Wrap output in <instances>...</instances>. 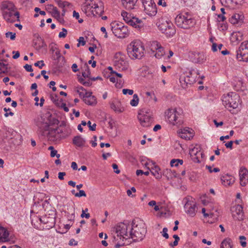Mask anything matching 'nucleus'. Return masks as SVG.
Listing matches in <instances>:
<instances>
[{
    "label": "nucleus",
    "instance_id": "obj_13",
    "mask_svg": "<svg viewBox=\"0 0 248 248\" xmlns=\"http://www.w3.org/2000/svg\"><path fill=\"white\" fill-rule=\"evenodd\" d=\"M138 118L140 124L143 127L151 126L154 121L152 114L145 109L140 111Z\"/></svg>",
    "mask_w": 248,
    "mask_h": 248
},
{
    "label": "nucleus",
    "instance_id": "obj_30",
    "mask_svg": "<svg viewBox=\"0 0 248 248\" xmlns=\"http://www.w3.org/2000/svg\"><path fill=\"white\" fill-rule=\"evenodd\" d=\"M189 131V128L184 129L181 133H180V137L184 139L189 140L193 137V133L192 132L189 133V135L187 134V131Z\"/></svg>",
    "mask_w": 248,
    "mask_h": 248
},
{
    "label": "nucleus",
    "instance_id": "obj_46",
    "mask_svg": "<svg viewBox=\"0 0 248 248\" xmlns=\"http://www.w3.org/2000/svg\"><path fill=\"white\" fill-rule=\"evenodd\" d=\"M91 122L90 121H89L88 122H87V124L89 127V129L91 131H95V129H96V124H93V125L91 124Z\"/></svg>",
    "mask_w": 248,
    "mask_h": 248
},
{
    "label": "nucleus",
    "instance_id": "obj_15",
    "mask_svg": "<svg viewBox=\"0 0 248 248\" xmlns=\"http://www.w3.org/2000/svg\"><path fill=\"white\" fill-rule=\"evenodd\" d=\"M236 58L240 61H248V40L241 43L237 52Z\"/></svg>",
    "mask_w": 248,
    "mask_h": 248
},
{
    "label": "nucleus",
    "instance_id": "obj_58",
    "mask_svg": "<svg viewBox=\"0 0 248 248\" xmlns=\"http://www.w3.org/2000/svg\"><path fill=\"white\" fill-rule=\"evenodd\" d=\"M82 214L81 215V217H86V218H89L90 217V214L89 213H87V214H85V211L84 210H82Z\"/></svg>",
    "mask_w": 248,
    "mask_h": 248
},
{
    "label": "nucleus",
    "instance_id": "obj_47",
    "mask_svg": "<svg viewBox=\"0 0 248 248\" xmlns=\"http://www.w3.org/2000/svg\"><path fill=\"white\" fill-rule=\"evenodd\" d=\"M122 92L124 94H126L128 93L129 95H132L134 93L133 90L128 89H123Z\"/></svg>",
    "mask_w": 248,
    "mask_h": 248
},
{
    "label": "nucleus",
    "instance_id": "obj_35",
    "mask_svg": "<svg viewBox=\"0 0 248 248\" xmlns=\"http://www.w3.org/2000/svg\"><path fill=\"white\" fill-rule=\"evenodd\" d=\"M183 163V160L180 159H173L170 161V166L171 167L178 166L179 164L182 165Z\"/></svg>",
    "mask_w": 248,
    "mask_h": 248
},
{
    "label": "nucleus",
    "instance_id": "obj_42",
    "mask_svg": "<svg viewBox=\"0 0 248 248\" xmlns=\"http://www.w3.org/2000/svg\"><path fill=\"white\" fill-rule=\"evenodd\" d=\"M239 239L240 240V243L242 247L245 248L247 246V243L245 241L246 238L244 236H240Z\"/></svg>",
    "mask_w": 248,
    "mask_h": 248
},
{
    "label": "nucleus",
    "instance_id": "obj_26",
    "mask_svg": "<svg viewBox=\"0 0 248 248\" xmlns=\"http://www.w3.org/2000/svg\"><path fill=\"white\" fill-rule=\"evenodd\" d=\"M138 0H122L124 7L127 10H132L134 8Z\"/></svg>",
    "mask_w": 248,
    "mask_h": 248
},
{
    "label": "nucleus",
    "instance_id": "obj_57",
    "mask_svg": "<svg viewBox=\"0 0 248 248\" xmlns=\"http://www.w3.org/2000/svg\"><path fill=\"white\" fill-rule=\"evenodd\" d=\"M6 66L7 65L4 63H0V66L1 67V68L2 67L4 69V70L2 71V73H5L7 72V67H6Z\"/></svg>",
    "mask_w": 248,
    "mask_h": 248
},
{
    "label": "nucleus",
    "instance_id": "obj_61",
    "mask_svg": "<svg viewBox=\"0 0 248 248\" xmlns=\"http://www.w3.org/2000/svg\"><path fill=\"white\" fill-rule=\"evenodd\" d=\"M69 245L70 246H76L78 245V242L76 241L74 239H71L69 242Z\"/></svg>",
    "mask_w": 248,
    "mask_h": 248
},
{
    "label": "nucleus",
    "instance_id": "obj_55",
    "mask_svg": "<svg viewBox=\"0 0 248 248\" xmlns=\"http://www.w3.org/2000/svg\"><path fill=\"white\" fill-rule=\"evenodd\" d=\"M112 166L113 169L114 170V172L116 173L119 174L120 172V170H118V167L117 164H113Z\"/></svg>",
    "mask_w": 248,
    "mask_h": 248
},
{
    "label": "nucleus",
    "instance_id": "obj_14",
    "mask_svg": "<svg viewBox=\"0 0 248 248\" xmlns=\"http://www.w3.org/2000/svg\"><path fill=\"white\" fill-rule=\"evenodd\" d=\"M242 200L237 202L238 204L232 207L231 212L232 217L234 220L241 221L245 218V214L243 210V206L240 204Z\"/></svg>",
    "mask_w": 248,
    "mask_h": 248
},
{
    "label": "nucleus",
    "instance_id": "obj_18",
    "mask_svg": "<svg viewBox=\"0 0 248 248\" xmlns=\"http://www.w3.org/2000/svg\"><path fill=\"white\" fill-rule=\"evenodd\" d=\"M151 50L153 52L155 51V56L156 58L160 59L165 54L164 48L157 41H153L151 43Z\"/></svg>",
    "mask_w": 248,
    "mask_h": 248
},
{
    "label": "nucleus",
    "instance_id": "obj_3",
    "mask_svg": "<svg viewBox=\"0 0 248 248\" xmlns=\"http://www.w3.org/2000/svg\"><path fill=\"white\" fill-rule=\"evenodd\" d=\"M127 54L132 59H141L144 53V47L140 41L132 42L127 48Z\"/></svg>",
    "mask_w": 248,
    "mask_h": 248
},
{
    "label": "nucleus",
    "instance_id": "obj_7",
    "mask_svg": "<svg viewBox=\"0 0 248 248\" xmlns=\"http://www.w3.org/2000/svg\"><path fill=\"white\" fill-rule=\"evenodd\" d=\"M157 27L167 37L172 36L176 32L175 27L171 22L164 18H160L157 22Z\"/></svg>",
    "mask_w": 248,
    "mask_h": 248
},
{
    "label": "nucleus",
    "instance_id": "obj_60",
    "mask_svg": "<svg viewBox=\"0 0 248 248\" xmlns=\"http://www.w3.org/2000/svg\"><path fill=\"white\" fill-rule=\"evenodd\" d=\"M13 53L15 54V55L13 56V59H16L18 58H19V57L20 56V53H19V51H14L13 52Z\"/></svg>",
    "mask_w": 248,
    "mask_h": 248
},
{
    "label": "nucleus",
    "instance_id": "obj_34",
    "mask_svg": "<svg viewBox=\"0 0 248 248\" xmlns=\"http://www.w3.org/2000/svg\"><path fill=\"white\" fill-rule=\"evenodd\" d=\"M77 88V92L79 94V96L83 100L84 97L86 96L87 92L86 90H85L84 88L82 86L78 87Z\"/></svg>",
    "mask_w": 248,
    "mask_h": 248
},
{
    "label": "nucleus",
    "instance_id": "obj_63",
    "mask_svg": "<svg viewBox=\"0 0 248 248\" xmlns=\"http://www.w3.org/2000/svg\"><path fill=\"white\" fill-rule=\"evenodd\" d=\"M61 108H63V109L65 112H68L69 111V108L68 107H66V104L65 103H62L61 105Z\"/></svg>",
    "mask_w": 248,
    "mask_h": 248
},
{
    "label": "nucleus",
    "instance_id": "obj_53",
    "mask_svg": "<svg viewBox=\"0 0 248 248\" xmlns=\"http://www.w3.org/2000/svg\"><path fill=\"white\" fill-rule=\"evenodd\" d=\"M24 68L28 72H32L33 71L31 65L30 64H26L24 66Z\"/></svg>",
    "mask_w": 248,
    "mask_h": 248
},
{
    "label": "nucleus",
    "instance_id": "obj_50",
    "mask_svg": "<svg viewBox=\"0 0 248 248\" xmlns=\"http://www.w3.org/2000/svg\"><path fill=\"white\" fill-rule=\"evenodd\" d=\"M79 43L77 44V46L78 47L80 46V43L81 44L82 46H84L86 44V42L84 40V38L83 37H80L78 39Z\"/></svg>",
    "mask_w": 248,
    "mask_h": 248
},
{
    "label": "nucleus",
    "instance_id": "obj_49",
    "mask_svg": "<svg viewBox=\"0 0 248 248\" xmlns=\"http://www.w3.org/2000/svg\"><path fill=\"white\" fill-rule=\"evenodd\" d=\"M168 229L167 228H164L162 231V235L166 239H168L169 237V234L167 233Z\"/></svg>",
    "mask_w": 248,
    "mask_h": 248
},
{
    "label": "nucleus",
    "instance_id": "obj_2",
    "mask_svg": "<svg viewBox=\"0 0 248 248\" xmlns=\"http://www.w3.org/2000/svg\"><path fill=\"white\" fill-rule=\"evenodd\" d=\"M116 235H113L112 242L115 244V248H119L125 245H128L130 239V224L120 223L115 228Z\"/></svg>",
    "mask_w": 248,
    "mask_h": 248
},
{
    "label": "nucleus",
    "instance_id": "obj_29",
    "mask_svg": "<svg viewBox=\"0 0 248 248\" xmlns=\"http://www.w3.org/2000/svg\"><path fill=\"white\" fill-rule=\"evenodd\" d=\"M85 142V140L80 136H77L73 139V143L78 147L83 146Z\"/></svg>",
    "mask_w": 248,
    "mask_h": 248
},
{
    "label": "nucleus",
    "instance_id": "obj_20",
    "mask_svg": "<svg viewBox=\"0 0 248 248\" xmlns=\"http://www.w3.org/2000/svg\"><path fill=\"white\" fill-rule=\"evenodd\" d=\"M190 154L193 161L195 162L199 163L201 162L200 156L202 157L203 154L200 151V147H195L190 151Z\"/></svg>",
    "mask_w": 248,
    "mask_h": 248
},
{
    "label": "nucleus",
    "instance_id": "obj_51",
    "mask_svg": "<svg viewBox=\"0 0 248 248\" xmlns=\"http://www.w3.org/2000/svg\"><path fill=\"white\" fill-rule=\"evenodd\" d=\"M34 45H35L34 47L35 48V49L36 50H40L41 48H42L44 46L46 47V45L44 42H42V45H39L38 46H37L36 43H35V44Z\"/></svg>",
    "mask_w": 248,
    "mask_h": 248
},
{
    "label": "nucleus",
    "instance_id": "obj_37",
    "mask_svg": "<svg viewBox=\"0 0 248 248\" xmlns=\"http://www.w3.org/2000/svg\"><path fill=\"white\" fill-rule=\"evenodd\" d=\"M12 11H9V12L7 11H3L2 15L4 18L7 21H10V18L13 15V14L12 13Z\"/></svg>",
    "mask_w": 248,
    "mask_h": 248
},
{
    "label": "nucleus",
    "instance_id": "obj_38",
    "mask_svg": "<svg viewBox=\"0 0 248 248\" xmlns=\"http://www.w3.org/2000/svg\"><path fill=\"white\" fill-rule=\"evenodd\" d=\"M57 2L58 6L62 9H64L65 7L68 6L70 5V3L66 1L58 0Z\"/></svg>",
    "mask_w": 248,
    "mask_h": 248
},
{
    "label": "nucleus",
    "instance_id": "obj_41",
    "mask_svg": "<svg viewBox=\"0 0 248 248\" xmlns=\"http://www.w3.org/2000/svg\"><path fill=\"white\" fill-rule=\"evenodd\" d=\"M94 11L92 10V12H95L96 14H99L102 13V9L100 7H99L97 4L94 3Z\"/></svg>",
    "mask_w": 248,
    "mask_h": 248
},
{
    "label": "nucleus",
    "instance_id": "obj_23",
    "mask_svg": "<svg viewBox=\"0 0 248 248\" xmlns=\"http://www.w3.org/2000/svg\"><path fill=\"white\" fill-rule=\"evenodd\" d=\"M234 177L228 174L222 176L221 178L222 183L225 186H230L234 182Z\"/></svg>",
    "mask_w": 248,
    "mask_h": 248
},
{
    "label": "nucleus",
    "instance_id": "obj_36",
    "mask_svg": "<svg viewBox=\"0 0 248 248\" xmlns=\"http://www.w3.org/2000/svg\"><path fill=\"white\" fill-rule=\"evenodd\" d=\"M139 98L137 94H134L133 96V99L130 101V105L132 106L136 107L138 105Z\"/></svg>",
    "mask_w": 248,
    "mask_h": 248
},
{
    "label": "nucleus",
    "instance_id": "obj_32",
    "mask_svg": "<svg viewBox=\"0 0 248 248\" xmlns=\"http://www.w3.org/2000/svg\"><path fill=\"white\" fill-rule=\"evenodd\" d=\"M232 242L231 239L229 238H225L221 242L220 248H232Z\"/></svg>",
    "mask_w": 248,
    "mask_h": 248
},
{
    "label": "nucleus",
    "instance_id": "obj_39",
    "mask_svg": "<svg viewBox=\"0 0 248 248\" xmlns=\"http://www.w3.org/2000/svg\"><path fill=\"white\" fill-rule=\"evenodd\" d=\"M48 6L52 7V12L51 15L52 16H54L56 15H58L59 13H60V12L58 11L56 7H55L54 5L52 4L49 5Z\"/></svg>",
    "mask_w": 248,
    "mask_h": 248
},
{
    "label": "nucleus",
    "instance_id": "obj_24",
    "mask_svg": "<svg viewBox=\"0 0 248 248\" xmlns=\"http://www.w3.org/2000/svg\"><path fill=\"white\" fill-rule=\"evenodd\" d=\"M1 10L5 11L7 10L10 11H14L16 8L13 2L10 1H4L1 3Z\"/></svg>",
    "mask_w": 248,
    "mask_h": 248
},
{
    "label": "nucleus",
    "instance_id": "obj_25",
    "mask_svg": "<svg viewBox=\"0 0 248 248\" xmlns=\"http://www.w3.org/2000/svg\"><path fill=\"white\" fill-rule=\"evenodd\" d=\"M243 17L242 14L235 13L230 18V22L234 25H240L243 22Z\"/></svg>",
    "mask_w": 248,
    "mask_h": 248
},
{
    "label": "nucleus",
    "instance_id": "obj_52",
    "mask_svg": "<svg viewBox=\"0 0 248 248\" xmlns=\"http://www.w3.org/2000/svg\"><path fill=\"white\" fill-rule=\"evenodd\" d=\"M85 7H86L87 9H88L89 10H91L92 9H94V3L91 2V3H86Z\"/></svg>",
    "mask_w": 248,
    "mask_h": 248
},
{
    "label": "nucleus",
    "instance_id": "obj_56",
    "mask_svg": "<svg viewBox=\"0 0 248 248\" xmlns=\"http://www.w3.org/2000/svg\"><path fill=\"white\" fill-rule=\"evenodd\" d=\"M66 175L65 172H60L58 173V178L60 180H62L64 179V176Z\"/></svg>",
    "mask_w": 248,
    "mask_h": 248
},
{
    "label": "nucleus",
    "instance_id": "obj_21",
    "mask_svg": "<svg viewBox=\"0 0 248 248\" xmlns=\"http://www.w3.org/2000/svg\"><path fill=\"white\" fill-rule=\"evenodd\" d=\"M240 183L245 186L248 182V171L245 168H241L239 170Z\"/></svg>",
    "mask_w": 248,
    "mask_h": 248
},
{
    "label": "nucleus",
    "instance_id": "obj_44",
    "mask_svg": "<svg viewBox=\"0 0 248 248\" xmlns=\"http://www.w3.org/2000/svg\"><path fill=\"white\" fill-rule=\"evenodd\" d=\"M67 31L65 28L62 29V31L60 32L59 34L60 38H65L67 35Z\"/></svg>",
    "mask_w": 248,
    "mask_h": 248
},
{
    "label": "nucleus",
    "instance_id": "obj_64",
    "mask_svg": "<svg viewBox=\"0 0 248 248\" xmlns=\"http://www.w3.org/2000/svg\"><path fill=\"white\" fill-rule=\"evenodd\" d=\"M77 68H78V65H77V64L76 63H74L72 65V70L74 72H77L78 71V69Z\"/></svg>",
    "mask_w": 248,
    "mask_h": 248
},
{
    "label": "nucleus",
    "instance_id": "obj_43",
    "mask_svg": "<svg viewBox=\"0 0 248 248\" xmlns=\"http://www.w3.org/2000/svg\"><path fill=\"white\" fill-rule=\"evenodd\" d=\"M86 70L85 71L82 73V76L84 78H88L91 74L89 67L88 65L86 66Z\"/></svg>",
    "mask_w": 248,
    "mask_h": 248
},
{
    "label": "nucleus",
    "instance_id": "obj_11",
    "mask_svg": "<svg viewBox=\"0 0 248 248\" xmlns=\"http://www.w3.org/2000/svg\"><path fill=\"white\" fill-rule=\"evenodd\" d=\"M180 111H178L175 108L168 109L166 112V119L173 125L181 124L182 121Z\"/></svg>",
    "mask_w": 248,
    "mask_h": 248
},
{
    "label": "nucleus",
    "instance_id": "obj_28",
    "mask_svg": "<svg viewBox=\"0 0 248 248\" xmlns=\"http://www.w3.org/2000/svg\"><path fill=\"white\" fill-rule=\"evenodd\" d=\"M111 108L117 113L123 112L124 108L122 106L121 102L119 101H115L110 105Z\"/></svg>",
    "mask_w": 248,
    "mask_h": 248
},
{
    "label": "nucleus",
    "instance_id": "obj_22",
    "mask_svg": "<svg viewBox=\"0 0 248 248\" xmlns=\"http://www.w3.org/2000/svg\"><path fill=\"white\" fill-rule=\"evenodd\" d=\"M92 92H86V96L84 97L83 101L88 105H94L97 103L96 98L94 96L92 95Z\"/></svg>",
    "mask_w": 248,
    "mask_h": 248
},
{
    "label": "nucleus",
    "instance_id": "obj_54",
    "mask_svg": "<svg viewBox=\"0 0 248 248\" xmlns=\"http://www.w3.org/2000/svg\"><path fill=\"white\" fill-rule=\"evenodd\" d=\"M205 211H206V210L204 208H203L202 210V213L203 214V216L205 217H209L210 216H211V217L213 216V214L212 213H211V214L206 213Z\"/></svg>",
    "mask_w": 248,
    "mask_h": 248
},
{
    "label": "nucleus",
    "instance_id": "obj_8",
    "mask_svg": "<svg viewBox=\"0 0 248 248\" xmlns=\"http://www.w3.org/2000/svg\"><path fill=\"white\" fill-rule=\"evenodd\" d=\"M110 26L113 33L118 38H124L129 34L127 27L123 23L113 22L111 23Z\"/></svg>",
    "mask_w": 248,
    "mask_h": 248
},
{
    "label": "nucleus",
    "instance_id": "obj_5",
    "mask_svg": "<svg viewBox=\"0 0 248 248\" xmlns=\"http://www.w3.org/2000/svg\"><path fill=\"white\" fill-rule=\"evenodd\" d=\"M176 25L184 29H188L195 25V22L191 16L187 13L178 15L175 19Z\"/></svg>",
    "mask_w": 248,
    "mask_h": 248
},
{
    "label": "nucleus",
    "instance_id": "obj_9",
    "mask_svg": "<svg viewBox=\"0 0 248 248\" xmlns=\"http://www.w3.org/2000/svg\"><path fill=\"white\" fill-rule=\"evenodd\" d=\"M121 15L124 20L128 25L137 29L139 31H141L143 28L144 24L142 20L132 16L131 15L126 12H122Z\"/></svg>",
    "mask_w": 248,
    "mask_h": 248
},
{
    "label": "nucleus",
    "instance_id": "obj_62",
    "mask_svg": "<svg viewBox=\"0 0 248 248\" xmlns=\"http://www.w3.org/2000/svg\"><path fill=\"white\" fill-rule=\"evenodd\" d=\"M158 4L159 5H162L163 7H166L167 6V4L165 1V0H158Z\"/></svg>",
    "mask_w": 248,
    "mask_h": 248
},
{
    "label": "nucleus",
    "instance_id": "obj_10",
    "mask_svg": "<svg viewBox=\"0 0 248 248\" xmlns=\"http://www.w3.org/2000/svg\"><path fill=\"white\" fill-rule=\"evenodd\" d=\"M199 74V73L198 70L192 69L189 71L186 75L181 76L180 82L183 88H186L188 84L191 85L195 83Z\"/></svg>",
    "mask_w": 248,
    "mask_h": 248
},
{
    "label": "nucleus",
    "instance_id": "obj_59",
    "mask_svg": "<svg viewBox=\"0 0 248 248\" xmlns=\"http://www.w3.org/2000/svg\"><path fill=\"white\" fill-rule=\"evenodd\" d=\"M233 142L232 141H229L228 142L226 143L225 145L226 148L232 149V148Z\"/></svg>",
    "mask_w": 248,
    "mask_h": 248
},
{
    "label": "nucleus",
    "instance_id": "obj_40",
    "mask_svg": "<svg viewBox=\"0 0 248 248\" xmlns=\"http://www.w3.org/2000/svg\"><path fill=\"white\" fill-rule=\"evenodd\" d=\"M16 33L8 31L5 33L7 38L10 37L12 40H14L16 38Z\"/></svg>",
    "mask_w": 248,
    "mask_h": 248
},
{
    "label": "nucleus",
    "instance_id": "obj_48",
    "mask_svg": "<svg viewBox=\"0 0 248 248\" xmlns=\"http://www.w3.org/2000/svg\"><path fill=\"white\" fill-rule=\"evenodd\" d=\"M35 66H38L40 69H42V67L45 65L43 61H38L34 63Z\"/></svg>",
    "mask_w": 248,
    "mask_h": 248
},
{
    "label": "nucleus",
    "instance_id": "obj_4",
    "mask_svg": "<svg viewBox=\"0 0 248 248\" xmlns=\"http://www.w3.org/2000/svg\"><path fill=\"white\" fill-rule=\"evenodd\" d=\"M146 229L145 224L143 223H140L135 224L132 223L130 224V239H132L133 241H140L143 239L146 233Z\"/></svg>",
    "mask_w": 248,
    "mask_h": 248
},
{
    "label": "nucleus",
    "instance_id": "obj_12",
    "mask_svg": "<svg viewBox=\"0 0 248 248\" xmlns=\"http://www.w3.org/2000/svg\"><path fill=\"white\" fill-rule=\"evenodd\" d=\"M114 66L115 68L124 71L127 69L128 63L126 60V56L121 52L116 53L113 59Z\"/></svg>",
    "mask_w": 248,
    "mask_h": 248
},
{
    "label": "nucleus",
    "instance_id": "obj_16",
    "mask_svg": "<svg viewBox=\"0 0 248 248\" xmlns=\"http://www.w3.org/2000/svg\"><path fill=\"white\" fill-rule=\"evenodd\" d=\"M145 12L150 16H155L157 13L156 5L153 0H141Z\"/></svg>",
    "mask_w": 248,
    "mask_h": 248
},
{
    "label": "nucleus",
    "instance_id": "obj_1",
    "mask_svg": "<svg viewBox=\"0 0 248 248\" xmlns=\"http://www.w3.org/2000/svg\"><path fill=\"white\" fill-rule=\"evenodd\" d=\"M58 124L59 121L57 119L49 113H46L41 117L40 123L39 122L37 124L42 131L43 135H46L45 132L48 131L46 136L48 140L56 142L64 138V134L62 129L58 127H50L51 126L58 125Z\"/></svg>",
    "mask_w": 248,
    "mask_h": 248
},
{
    "label": "nucleus",
    "instance_id": "obj_45",
    "mask_svg": "<svg viewBox=\"0 0 248 248\" xmlns=\"http://www.w3.org/2000/svg\"><path fill=\"white\" fill-rule=\"evenodd\" d=\"M75 196L77 197H86V194L85 191L83 190H80L78 193H76L75 194Z\"/></svg>",
    "mask_w": 248,
    "mask_h": 248
},
{
    "label": "nucleus",
    "instance_id": "obj_33",
    "mask_svg": "<svg viewBox=\"0 0 248 248\" xmlns=\"http://www.w3.org/2000/svg\"><path fill=\"white\" fill-rule=\"evenodd\" d=\"M163 175L167 177L168 179H172L173 177L176 176V173L175 172H172L170 169H166L163 172Z\"/></svg>",
    "mask_w": 248,
    "mask_h": 248
},
{
    "label": "nucleus",
    "instance_id": "obj_6",
    "mask_svg": "<svg viewBox=\"0 0 248 248\" xmlns=\"http://www.w3.org/2000/svg\"><path fill=\"white\" fill-rule=\"evenodd\" d=\"M222 101L226 108H236L240 102V96L235 92H230L222 96Z\"/></svg>",
    "mask_w": 248,
    "mask_h": 248
},
{
    "label": "nucleus",
    "instance_id": "obj_27",
    "mask_svg": "<svg viewBox=\"0 0 248 248\" xmlns=\"http://www.w3.org/2000/svg\"><path fill=\"white\" fill-rule=\"evenodd\" d=\"M9 232L6 229L0 227V242H6L9 240Z\"/></svg>",
    "mask_w": 248,
    "mask_h": 248
},
{
    "label": "nucleus",
    "instance_id": "obj_31",
    "mask_svg": "<svg viewBox=\"0 0 248 248\" xmlns=\"http://www.w3.org/2000/svg\"><path fill=\"white\" fill-rule=\"evenodd\" d=\"M151 173L157 179H159L162 177V173L160 171V168L157 166H155L154 168L152 169L151 170Z\"/></svg>",
    "mask_w": 248,
    "mask_h": 248
},
{
    "label": "nucleus",
    "instance_id": "obj_17",
    "mask_svg": "<svg viewBox=\"0 0 248 248\" xmlns=\"http://www.w3.org/2000/svg\"><path fill=\"white\" fill-rule=\"evenodd\" d=\"M110 74L111 75L108 77L109 80L113 83L116 82V88L119 89L122 88L124 83V80L122 78V75L115 71L110 72Z\"/></svg>",
    "mask_w": 248,
    "mask_h": 248
},
{
    "label": "nucleus",
    "instance_id": "obj_19",
    "mask_svg": "<svg viewBox=\"0 0 248 248\" xmlns=\"http://www.w3.org/2000/svg\"><path fill=\"white\" fill-rule=\"evenodd\" d=\"M190 198H188L187 202L186 203L184 208L186 212L191 217H194L196 214V204L192 201L189 200Z\"/></svg>",
    "mask_w": 248,
    "mask_h": 248
}]
</instances>
